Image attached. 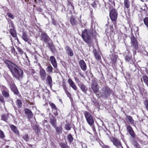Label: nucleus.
Masks as SVG:
<instances>
[{
  "label": "nucleus",
  "mask_w": 148,
  "mask_h": 148,
  "mask_svg": "<svg viewBox=\"0 0 148 148\" xmlns=\"http://www.w3.org/2000/svg\"><path fill=\"white\" fill-rule=\"evenodd\" d=\"M7 67L16 79H20L23 77V72L16 65L9 60L5 61Z\"/></svg>",
  "instance_id": "1"
},
{
  "label": "nucleus",
  "mask_w": 148,
  "mask_h": 148,
  "mask_svg": "<svg viewBox=\"0 0 148 148\" xmlns=\"http://www.w3.org/2000/svg\"><path fill=\"white\" fill-rule=\"evenodd\" d=\"M92 31L91 30L85 29L82 32V37L84 41L90 44L92 41Z\"/></svg>",
  "instance_id": "2"
},
{
  "label": "nucleus",
  "mask_w": 148,
  "mask_h": 148,
  "mask_svg": "<svg viewBox=\"0 0 148 148\" xmlns=\"http://www.w3.org/2000/svg\"><path fill=\"white\" fill-rule=\"evenodd\" d=\"M84 114L87 123L90 126H92L94 123V120L92 116L88 111H84Z\"/></svg>",
  "instance_id": "3"
},
{
  "label": "nucleus",
  "mask_w": 148,
  "mask_h": 148,
  "mask_svg": "<svg viewBox=\"0 0 148 148\" xmlns=\"http://www.w3.org/2000/svg\"><path fill=\"white\" fill-rule=\"evenodd\" d=\"M84 114L87 123L90 126H92L94 123V120L92 116L88 111H84Z\"/></svg>",
  "instance_id": "4"
},
{
  "label": "nucleus",
  "mask_w": 148,
  "mask_h": 148,
  "mask_svg": "<svg viewBox=\"0 0 148 148\" xmlns=\"http://www.w3.org/2000/svg\"><path fill=\"white\" fill-rule=\"evenodd\" d=\"M118 14L116 11L114 9H112L110 13V16L112 21H115L117 18Z\"/></svg>",
  "instance_id": "5"
},
{
  "label": "nucleus",
  "mask_w": 148,
  "mask_h": 148,
  "mask_svg": "<svg viewBox=\"0 0 148 148\" xmlns=\"http://www.w3.org/2000/svg\"><path fill=\"white\" fill-rule=\"evenodd\" d=\"M130 38L131 46L135 49H137L138 48V46L136 38L134 36H132Z\"/></svg>",
  "instance_id": "6"
},
{
  "label": "nucleus",
  "mask_w": 148,
  "mask_h": 148,
  "mask_svg": "<svg viewBox=\"0 0 148 148\" xmlns=\"http://www.w3.org/2000/svg\"><path fill=\"white\" fill-rule=\"evenodd\" d=\"M98 84L95 80L92 82L91 85L92 89L95 93H97L99 91V88L98 87Z\"/></svg>",
  "instance_id": "7"
},
{
  "label": "nucleus",
  "mask_w": 148,
  "mask_h": 148,
  "mask_svg": "<svg viewBox=\"0 0 148 148\" xmlns=\"http://www.w3.org/2000/svg\"><path fill=\"white\" fill-rule=\"evenodd\" d=\"M111 90L108 87H105L102 92V96L106 97H109L111 94Z\"/></svg>",
  "instance_id": "8"
},
{
  "label": "nucleus",
  "mask_w": 148,
  "mask_h": 148,
  "mask_svg": "<svg viewBox=\"0 0 148 148\" xmlns=\"http://www.w3.org/2000/svg\"><path fill=\"white\" fill-rule=\"evenodd\" d=\"M39 75L41 79L42 80H44L46 77V72L43 68L40 69L39 71Z\"/></svg>",
  "instance_id": "9"
},
{
  "label": "nucleus",
  "mask_w": 148,
  "mask_h": 148,
  "mask_svg": "<svg viewBox=\"0 0 148 148\" xmlns=\"http://www.w3.org/2000/svg\"><path fill=\"white\" fill-rule=\"evenodd\" d=\"M49 60L53 67L55 68H57V65L55 57L53 56H51L49 58Z\"/></svg>",
  "instance_id": "10"
},
{
  "label": "nucleus",
  "mask_w": 148,
  "mask_h": 148,
  "mask_svg": "<svg viewBox=\"0 0 148 148\" xmlns=\"http://www.w3.org/2000/svg\"><path fill=\"white\" fill-rule=\"evenodd\" d=\"M79 64L82 70L85 71L86 70L87 67L86 64L83 60H80L79 61Z\"/></svg>",
  "instance_id": "11"
},
{
  "label": "nucleus",
  "mask_w": 148,
  "mask_h": 148,
  "mask_svg": "<svg viewBox=\"0 0 148 148\" xmlns=\"http://www.w3.org/2000/svg\"><path fill=\"white\" fill-rule=\"evenodd\" d=\"M126 129L128 132L131 135L132 137L134 138L135 137V135L132 127L130 126H127V127Z\"/></svg>",
  "instance_id": "12"
},
{
  "label": "nucleus",
  "mask_w": 148,
  "mask_h": 148,
  "mask_svg": "<svg viewBox=\"0 0 148 148\" xmlns=\"http://www.w3.org/2000/svg\"><path fill=\"white\" fill-rule=\"evenodd\" d=\"M41 36V39L45 42L47 43L49 41V38L46 33H42Z\"/></svg>",
  "instance_id": "13"
},
{
  "label": "nucleus",
  "mask_w": 148,
  "mask_h": 148,
  "mask_svg": "<svg viewBox=\"0 0 148 148\" xmlns=\"http://www.w3.org/2000/svg\"><path fill=\"white\" fill-rule=\"evenodd\" d=\"M68 82L70 86L75 90H76L77 88L76 86L75 83L73 81L70 79H69L68 80Z\"/></svg>",
  "instance_id": "14"
},
{
  "label": "nucleus",
  "mask_w": 148,
  "mask_h": 148,
  "mask_svg": "<svg viewBox=\"0 0 148 148\" xmlns=\"http://www.w3.org/2000/svg\"><path fill=\"white\" fill-rule=\"evenodd\" d=\"M112 141L116 147L119 148L120 147H121V144L119 140L115 138H113Z\"/></svg>",
  "instance_id": "15"
},
{
  "label": "nucleus",
  "mask_w": 148,
  "mask_h": 148,
  "mask_svg": "<svg viewBox=\"0 0 148 148\" xmlns=\"http://www.w3.org/2000/svg\"><path fill=\"white\" fill-rule=\"evenodd\" d=\"M25 113L29 118H31L33 116V114L31 111L28 109H25Z\"/></svg>",
  "instance_id": "16"
},
{
  "label": "nucleus",
  "mask_w": 148,
  "mask_h": 148,
  "mask_svg": "<svg viewBox=\"0 0 148 148\" xmlns=\"http://www.w3.org/2000/svg\"><path fill=\"white\" fill-rule=\"evenodd\" d=\"M10 87L11 90L14 92V94L18 95V91L14 84H12L10 85Z\"/></svg>",
  "instance_id": "17"
},
{
  "label": "nucleus",
  "mask_w": 148,
  "mask_h": 148,
  "mask_svg": "<svg viewBox=\"0 0 148 148\" xmlns=\"http://www.w3.org/2000/svg\"><path fill=\"white\" fill-rule=\"evenodd\" d=\"M70 22L73 25H76L77 23V21L76 19L73 16H71L70 18Z\"/></svg>",
  "instance_id": "18"
},
{
  "label": "nucleus",
  "mask_w": 148,
  "mask_h": 148,
  "mask_svg": "<svg viewBox=\"0 0 148 148\" xmlns=\"http://www.w3.org/2000/svg\"><path fill=\"white\" fill-rule=\"evenodd\" d=\"M67 54L70 56H72L73 55V53L72 50L69 46H67L66 48Z\"/></svg>",
  "instance_id": "19"
},
{
  "label": "nucleus",
  "mask_w": 148,
  "mask_h": 148,
  "mask_svg": "<svg viewBox=\"0 0 148 148\" xmlns=\"http://www.w3.org/2000/svg\"><path fill=\"white\" fill-rule=\"evenodd\" d=\"M93 52L95 58L98 60H100L101 59V57L99 53L97 52L96 49L93 50Z\"/></svg>",
  "instance_id": "20"
},
{
  "label": "nucleus",
  "mask_w": 148,
  "mask_h": 148,
  "mask_svg": "<svg viewBox=\"0 0 148 148\" xmlns=\"http://www.w3.org/2000/svg\"><path fill=\"white\" fill-rule=\"evenodd\" d=\"M79 86L82 91L84 93H86L88 90L87 88L83 84H81Z\"/></svg>",
  "instance_id": "21"
},
{
  "label": "nucleus",
  "mask_w": 148,
  "mask_h": 148,
  "mask_svg": "<svg viewBox=\"0 0 148 148\" xmlns=\"http://www.w3.org/2000/svg\"><path fill=\"white\" fill-rule=\"evenodd\" d=\"M54 128L56 129V134H59L62 133V128L61 126H59L57 127L56 126V127Z\"/></svg>",
  "instance_id": "22"
},
{
  "label": "nucleus",
  "mask_w": 148,
  "mask_h": 148,
  "mask_svg": "<svg viewBox=\"0 0 148 148\" xmlns=\"http://www.w3.org/2000/svg\"><path fill=\"white\" fill-rule=\"evenodd\" d=\"M10 128L15 133L18 135L19 134V131L15 126L12 125L10 126Z\"/></svg>",
  "instance_id": "23"
},
{
  "label": "nucleus",
  "mask_w": 148,
  "mask_h": 148,
  "mask_svg": "<svg viewBox=\"0 0 148 148\" xmlns=\"http://www.w3.org/2000/svg\"><path fill=\"white\" fill-rule=\"evenodd\" d=\"M56 120L55 118H53L50 119V123L54 127H56Z\"/></svg>",
  "instance_id": "24"
},
{
  "label": "nucleus",
  "mask_w": 148,
  "mask_h": 148,
  "mask_svg": "<svg viewBox=\"0 0 148 148\" xmlns=\"http://www.w3.org/2000/svg\"><path fill=\"white\" fill-rule=\"evenodd\" d=\"M46 82L49 85L51 86L52 83L51 77L50 76H48L46 78Z\"/></svg>",
  "instance_id": "25"
},
{
  "label": "nucleus",
  "mask_w": 148,
  "mask_h": 148,
  "mask_svg": "<svg viewBox=\"0 0 148 148\" xmlns=\"http://www.w3.org/2000/svg\"><path fill=\"white\" fill-rule=\"evenodd\" d=\"M8 117V114H3L1 116L2 120L6 122H7Z\"/></svg>",
  "instance_id": "26"
},
{
  "label": "nucleus",
  "mask_w": 148,
  "mask_h": 148,
  "mask_svg": "<svg viewBox=\"0 0 148 148\" xmlns=\"http://www.w3.org/2000/svg\"><path fill=\"white\" fill-rule=\"evenodd\" d=\"M22 39L25 41L27 42L29 40V38L26 33L23 32L22 36Z\"/></svg>",
  "instance_id": "27"
},
{
  "label": "nucleus",
  "mask_w": 148,
  "mask_h": 148,
  "mask_svg": "<svg viewBox=\"0 0 148 148\" xmlns=\"http://www.w3.org/2000/svg\"><path fill=\"white\" fill-rule=\"evenodd\" d=\"M10 33L11 35L13 37H15L16 36V32L14 29L10 28Z\"/></svg>",
  "instance_id": "28"
},
{
  "label": "nucleus",
  "mask_w": 148,
  "mask_h": 148,
  "mask_svg": "<svg viewBox=\"0 0 148 148\" xmlns=\"http://www.w3.org/2000/svg\"><path fill=\"white\" fill-rule=\"evenodd\" d=\"M127 120L131 124H133L134 123V120L132 117L130 116H127Z\"/></svg>",
  "instance_id": "29"
},
{
  "label": "nucleus",
  "mask_w": 148,
  "mask_h": 148,
  "mask_svg": "<svg viewBox=\"0 0 148 148\" xmlns=\"http://www.w3.org/2000/svg\"><path fill=\"white\" fill-rule=\"evenodd\" d=\"M130 3L129 0H124V5L125 7L128 8L130 6Z\"/></svg>",
  "instance_id": "30"
},
{
  "label": "nucleus",
  "mask_w": 148,
  "mask_h": 148,
  "mask_svg": "<svg viewBox=\"0 0 148 148\" xmlns=\"http://www.w3.org/2000/svg\"><path fill=\"white\" fill-rule=\"evenodd\" d=\"M53 68L50 65L49 66L47 67L46 70L49 73H53Z\"/></svg>",
  "instance_id": "31"
},
{
  "label": "nucleus",
  "mask_w": 148,
  "mask_h": 148,
  "mask_svg": "<svg viewBox=\"0 0 148 148\" xmlns=\"http://www.w3.org/2000/svg\"><path fill=\"white\" fill-rule=\"evenodd\" d=\"M34 130L35 132L37 133H39L40 132V130L39 127L36 125H35L33 127Z\"/></svg>",
  "instance_id": "32"
},
{
  "label": "nucleus",
  "mask_w": 148,
  "mask_h": 148,
  "mask_svg": "<svg viewBox=\"0 0 148 148\" xmlns=\"http://www.w3.org/2000/svg\"><path fill=\"white\" fill-rule=\"evenodd\" d=\"M9 52L10 53H11L13 54L15 56H16V54H17V53H16L15 51V49L13 47H11L10 51H9Z\"/></svg>",
  "instance_id": "33"
},
{
  "label": "nucleus",
  "mask_w": 148,
  "mask_h": 148,
  "mask_svg": "<svg viewBox=\"0 0 148 148\" xmlns=\"http://www.w3.org/2000/svg\"><path fill=\"white\" fill-rule=\"evenodd\" d=\"M143 79L144 82L148 86V77L147 75H144L143 77Z\"/></svg>",
  "instance_id": "34"
},
{
  "label": "nucleus",
  "mask_w": 148,
  "mask_h": 148,
  "mask_svg": "<svg viewBox=\"0 0 148 148\" xmlns=\"http://www.w3.org/2000/svg\"><path fill=\"white\" fill-rule=\"evenodd\" d=\"M59 145L61 148H69L67 144L64 143H59Z\"/></svg>",
  "instance_id": "35"
},
{
  "label": "nucleus",
  "mask_w": 148,
  "mask_h": 148,
  "mask_svg": "<svg viewBox=\"0 0 148 148\" xmlns=\"http://www.w3.org/2000/svg\"><path fill=\"white\" fill-rule=\"evenodd\" d=\"M3 95L5 97H7L9 96V93L6 91L4 90L2 92Z\"/></svg>",
  "instance_id": "36"
},
{
  "label": "nucleus",
  "mask_w": 148,
  "mask_h": 148,
  "mask_svg": "<svg viewBox=\"0 0 148 148\" xmlns=\"http://www.w3.org/2000/svg\"><path fill=\"white\" fill-rule=\"evenodd\" d=\"M49 104L52 109H53L54 110H56L57 108L54 104L53 103H50Z\"/></svg>",
  "instance_id": "37"
},
{
  "label": "nucleus",
  "mask_w": 148,
  "mask_h": 148,
  "mask_svg": "<svg viewBox=\"0 0 148 148\" xmlns=\"http://www.w3.org/2000/svg\"><path fill=\"white\" fill-rule=\"evenodd\" d=\"M144 22L145 25L148 27V17H146L144 18Z\"/></svg>",
  "instance_id": "38"
},
{
  "label": "nucleus",
  "mask_w": 148,
  "mask_h": 148,
  "mask_svg": "<svg viewBox=\"0 0 148 148\" xmlns=\"http://www.w3.org/2000/svg\"><path fill=\"white\" fill-rule=\"evenodd\" d=\"M51 50L52 51L53 53H55V49L54 46L53 44H51V45L50 46Z\"/></svg>",
  "instance_id": "39"
},
{
  "label": "nucleus",
  "mask_w": 148,
  "mask_h": 148,
  "mask_svg": "<svg viewBox=\"0 0 148 148\" xmlns=\"http://www.w3.org/2000/svg\"><path fill=\"white\" fill-rule=\"evenodd\" d=\"M16 104L19 107H21L22 106L21 101L20 100H17L16 101Z\"/></svg>",
  "instance_id": "40"
},
{
  "label": "nucleus",
  "mask_w": 148,
  "mask_h": 148,
  "mask_svg": "<svg viewBox=\"0 0 148 148\" xmlns=\"http://www.w3.org/2000/svg\"><path fill=\"white\" fill-rule=\"evenodd\" d=\"M65 128L67 130H70L71 128L70 125L69 123H66L65 125Z\"/></svg>",
  "instance_id": "41"
},
{
  "label": "nucleus",
  "mask_w": 148,
  "mask_h": 148,
  "mask_svg": "<svg viewBox=\"0 0 148 148\" xmlns=\"http://www.w3.org/2000/svg\"><path fill=\"white\" fill-rule=\"evenodd\" d=\"M67 138L69 141L70 142H71L73 140V138L70 134L68 135Z\"/></svg>",
  "instance_id": "42"
},
{
  "label": "nucleus",
  "mask_w": 148,
  "mask_h": 148,
  "mask_svg": "<svg viewBox=\"0 0 148 148\" xmlns=\"http://www.w3.org/2000/svg\"><path fill=\"white\" fill-rule=\"evenodd\" d=\"M97 2H93L92 3V6L94 8H95L97 7Z\"/></svg>",
  "instance_id": "43"
},
{
  "label": "nucleus",
  "mask_w": 148,
  "mask_h": 148,
  "mask_svg": "<svg viewBox=\"0 0 148 148\" xmlns=\"http://www.w3.org/2000/svg\"><path fill=\"white\" fill-rule=\"evenodd\" d=\"M4 135L3 132L1 131H0V137L1 138H3Z\"/></svg>",
  "instance_id": "44"
},
{
  "label": "nucleus",
  "mask_w": 148,
  "mask_h": 148,
  "mask_svg": "<svg viewBox=\"0 0 148 148\" xmlns=\"http://www.w3.org/2000/svg\"><path fill=\"white\" fill-rule=\"evenodd\" d=\"M23 138L26 141L28 140L29 138L27 135H25L23 136Z\"/></svg>",
  "instance_id": "45"
},
{
  "label": "nucleus",
  "mask_w": 148,
  "mask_h": 148,
  "mask_svg": "<svg viewBox=\"0 0 148 148\" xmlns=\"http://www.w3.org/2000/svg\"><path fill=\"white\" fill-rule=\"evenodd\" d=\"M145 105L146 106V109L148 110V101L146 100L144 102Z\"/></svg>",
  "instance_id": "46"
},
{
  "label": "nucleus",
  "mask_w": 148,
  "mask_h": 148,
  "mask_svg": "<svg viewBox=\"0 0 148 148\" xmlns=\"http://www.w3.org/2000/svg\"><path fill=\"white\" fill-rule=\"evenodd\" d=\"M8 16L10 18L12 19H13L14 18V16L13 15L11 14L10 13H8Z\"/></svg>",
  "instance_id": "47"
},
{
  "label": "nucleus",
  "mask_w": 148,
  "mask_h": 148,
  "mask_svg": "<svg viewBox=\"0 0 148 148\" xmlns=\"http://www.w3.org/2000/svg\"><path fill=\"white\" fill-rule=\"evenodd\" d=\"M65 91L67 96L68 97H70L71 96V95L69 93V92H68L66 89H65Z\"/></svg>",
  "instance_id": "48"
},
{
  "label": "nucleus",
  "mask_w": 148,
  "mask_h": 148,
  "mask_svg": "<svg viewBox=\"0 0 148 148\" xmlns=\"http://www.w3.org/2000/svg\"><path fill=\"white\" fill-rule=\"evenodd\" d=\"M0 101L4 103V98L2 96H0Z\"/></svg>",
  "instance_id": "49"
},
{
  "label": "nucleus",
  "mask_w": 148,
  "mask_h": 148,
  "mask_svg": "<svg viewBox=\"0 0 148 148\" xmlns=\"http://www.w3.org/2000/svg\"><path fill=\"white\" fill-rule=\"evenodd\" d=\"M82 148H87L86 145L84 143H83L82 145Z\"/></svg>",
  "instance_id": "50"
},
{
  "label": "nucleus",
  "mask_w": 148,
  "mask_h": 148,
  "mask_svg": "<svg viewBox=\"0 0 148 148\" xmlns=\"http://www.w3.org/2000/svg\"><path fill=\"white\" fill-rule=\"evenodd\" d=\"M125 60L127 61H129L130 60V57L128 56H127L125 58Z\"/></svg>",
  "instance_id": "51"
},
{
  "label": "nucleus",
  "mask_w": 148,
  "mask_h": 148,
  "mask_svg": "<svg viewBox=\"0 0 148 148\" xmlns=\"http://www.w3.org/2000/svg\"><path fill=\"white\" fill-rule=\"evenodd\" d=\"M10 28H12L13 29L14 28L13 24L12 23H11L10 24Z\"/></svg>",
  "instance_id": "52"
},
{
  "label": "nucleus",
  "mask_w": 148,
  "mask_h": 148,
  "mask_svg": "<svg viewBox=\"0 0 148 148\" xmlns=\"http://www.w3.org/2000/svg\"><path fill=\"white\" fill-rule=\"evenodd\" d=\"M54 114L56 116H57L58 115V113L57 111H56V112H54Z\"/></svg>",
  "instance_id": "53"
},
{
  "label": "nucleus",
  "mask_w": 148,
  "mask_h": 148,
  "mask_svg": "<svg viewBox=\"0 0 148 148\" xmlns=\"http://www.w3.org/2000/svg\"><path fill=\"white\" fill-rule=\"evenodd\" d=\"M136 147L137 148H140V145H138V144L137 145H136Z\"/></svg>",
  "instance_id": "54"
},
{
  "label": "nucleus",
  "mask_w": 148,
  "mask_h": 148,
  "mask_svg": "<svg viewBox=\"0 0 148 148\" xmlns=\"http://www.w3.org/2000/svg\"><path fill=\"white\" fill-rule=\"evenodd\" d=\"M25 57H26V58H27V60L28 62H29V60L28 59L27 56L26 54H25Z\"/></svg>",
  "instance_id": "55"
},
{
  "label": "nucleus",
  "mask_w": 148,
  "mask_h": 148,
  "mask_svg": "<svg viewBox=\"0 0 148 148\" xmlns=\"http://www.w3.org/2000/svg\"><path fill=\"white\" fill-rule=\"evenodd\" d=\"M111 30L113 32V27H111Z\"/></svg>",
  "instance_id": "56"
},
{
  "label": "nucleus",
  "mask_w": 148,
  "mask_h": 148,
  "mask_svg": "<svg viewBox=\"0 0 148 148\" xmlns=\"http://www.w3.org/2000/svg\"><path fill=\"white\" fill-rule=\"evenodd\" d=\"M34 2H36V0H34Z\"/></svg>",
  "instance_id": "57"
},
{
  "label": "nucleus",
  "mask_w": 148,
  "mask_h": 148,
  "mask_svg": "<svg viewBox=\"0 0 148 148\" xmlns=\"http://www.w3.org/2000/svg\"><path fill=\"white\" fill-rule=\"evenodd\" d=\"M72 7H73V8L74 9V6H72Z\"/></svg>",
  "instance_id": "58"
},
{
  "label": "nucleus",
  "mask_w": 148,
  "mask_h": 148,
  "mask_svg": "<svg viewBox=\"0 0 148 148\" xmlns=\"http://www.w3.org/2000/svg\"><path fill=\"white\" fill-rule=\"evenodd\" d=\"M11 42H12V40H11Z\"/></svg>",
  "instance_id": "59"
}]
</instances>
